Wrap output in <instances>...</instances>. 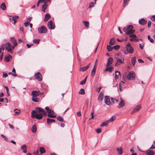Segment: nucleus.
<instances>
[{"label": "nucleus", "instance_id": "e2e57ef3", "mask_svg": "<svg viewBox=\"0 0 155 155\" xmlns=\"http://www.w3.org/2000/svg\"><path fill=\"white\" fill-rule=\"evenodd\" d=\"M39 153V151L38 150H36V151L34 152V155H38V153Z\"/></svg>", "mask_w": 155, "mask_h": 155}, {"label": "nucleus", "instance_id": "dca6fc26", "mask_svg": "<svg viewBox=\"0 0 155 155\" xmlns=\"http://www.w3.org/2000/svg\"><path fill=\"white\" fill-rule=\"evenodd\" d=\"M129 35V37L131 38L130 39V40L131 41H134L137 37V36L133 34H130Z\"/></svg>", "mask_w": 155, "mask_h": 155}, {"label": "nucleus", "instance_id": "2eb2a0df", "mask_svg": "<svg viewBox=\"0 0 155 155\" xmlns=\"http://www.w3.org/2000/svg\"><path fill=\"white\" fill-rule=\"evenodd\" d=\"M113 61V59L111 57H109L107 59V66L108 67L111 64Z\"/></svg>", "mask_w": 155, "mask_h": 155}, {"label": "nucleus", "instance_id": "0eeeda50", "mask_svg": "<svg viewBox=\"0 0 155 155\" xmlns=\"http://www.w3.org/2000/svg\"><path fill=\"white\" fill-rule=\"evenodd\" d=\"M38 32L40 34H45L47 32V30L46 28L44 26L38 28Z\"/></svg>", "mask_w": 155, "mask_h": 155}, {"label": "nucleus", "instance_id": "0e129e2a", "mask_svg": "<svg viewBox=\"0 0 155 155\" xmlns=\"http://www.w3.org/2000/svg\"><path fill=\"white\" fill-rule=\"evenodd\" d=\"M28 23L29 22L27 21L25 22V23H24V25H25V27L28 26L29 25Z\"/></svg>", "mask_w": 155, "mask_h": 155}, {"label": "nucleus", "instance_id": "9b49d317", "mask_svg": "<svg viewBox=\"0 0 155 155\" xmlns=\"http://www.w3.org/2000/svg\"><path fill=\"white\" fill-rule=\"evenodd\" d=\"M104 102L105 104L107 105H110V100L108 96H105L104 98Z\"/></svg>", "mask_w": 155, "mask_h": 155}, {"label": "nucleus", "instance_id": "5fc2aeb1", "mask_svg": "<svg viewBox=\"0 0 155 155\" xmlns=\"http://www.w3.org/2000/svg\"><path fill=\"white\" fill-rule=\"evenodd\" d=\"M119 48L120 46L119 45H115L113 47V48L116 50L119 49Z\"/></svg>", "mask_w": 155, "mask_h": 155}, {"label": "nucleus", "instance_id": "72a5a7b5", "mask_svg": "<svg viewBox=\"0 0 155 155\" xmlns=\"http://www.w3.org/2000/svg\"><path fill=\"white\" fill-rule=\"evenodd\" d=\"M32 100L34 102H38L39 101V99L37 97H32Z\"/></svg>", "mask_w": 155, "mask_h": 155}, {"label": "nucleus", "instance_id": "4d7b16f0", "mask_svg": "<svg viewBox=\"0 0 155 155\" xmlns=\"http://www.w3.org/2000/svg\"><path fill=\"white\" fill-rule=\"evenodd\" d=\"M150 19L153 21H155V15H153L150 18Z\"/></svg>", "mask_w": 155, "mask_h": 155}, {"label": "nucleus", "instance_id": "37998d69", "mask_svg": "<svg viewBox=\"0 0 155 155\" xmlns=\"http://www.w3.org/2000/svg\"><path fill=\"white\" fill-rule=\"evenodd\" d=\"M47 123L48 124H49L50 123L52 122H54L55 120L54 119H50L49 118H47Z\"/></svg>", "mask_w": 155, "mask_h": 155}, {"label": "nucleus", "instance_id": "c85d7f7f", "mask_svg": "<svg viewBox=\"0 0 155 155\" xmlns=\"http://www.w3.org/2000/svg\"><path fill=\"white\" fill-rule=\"evenodd\" d=\"M115 41L114 38H111L109 42L110 45H113L115 44Z\"/></svg>", "mask_w": 155, "mask_h": 155}, {"label": "nucleus", "instance_id": "680f3d73", "mask_svg": "<svg viewBox=\"0 0 155 155\" xmlns=\"http://www.w3.org/2000/svg\"><path fill=\"white\" fill-rule=\"evenodd\" d=\"M5 48V44H3L1 46V48L3 50H4Z\"/></svg>", "mask_w": 155, "mask_h": 155}, {"label": "nucleus", "instance_id": "bb28decb", "mask_svg": "<svg viewBox=\"0 0 155 155\" xmlns=\"http://www.w3.org/2000/svg\"><path fill=\"white\" fill-rule=\"evenodd\" d=\"M31 131L33 133H35L36 132L37 130V128L35 125L33 126L31 129Z\"/></svg>", "mask_w": 155, "mask_h": 155}, {"label": "nucleus", "instance_id": "ddd939ff", "mask_svg": "<svg viewBox=\"0 0 155 155\" xmlns=\"http://www.w3.org/2000/svg\"><path fill=\"white\" fill-rule=\"evenodd\" d=\"M90 63L88 64L86 66L80 68L79 70L81 71H86L90 66Z\"/></svg>", "mask_w": 155, "mask_h": 155}, {"label": "nucleus", "instance_id": "58836bf2", "mask_svg": "<svg viewBox=\"0 0 155 155\" xmlns=\"http://www.w3.org/2000/svg\"><path fill=\"white\" fill-rule=\"evenodd\" d=\"M83 24L86 27H88L89 26V22L87 21H83Z\"/></svg>", "mask_w": 155, "mask_h": 155}, {"label": "nucleus", "instance_id": "864d4df0", "mask_svg": "<svg viewBox=\"0 0 155 155\" xmlns=\"http://www.w3.org/2000/svg\"><path fill=\"white\" fill-rule=\"evenodd\" d=\"M147 38L150 41V42H151V43H153L154 42V40H153V39L151 38L150 36H148Z\"/></svg>", "mask_w": 155, "mask_h": 155}, {"label": "nucleus", "instance_id": "79ce46f5", "mask_svg": "<svg viewBox=\"0 0 155 155\" xmlns=\"http://www.w3.org/2000/svg\"><path fill=\"white\" fill-rule=\"evenodd\" d=\"M116 118V117L114 116L111 117L109 120H108L109 122H112L114 121Z\"/></svg>", "mask_w": 155, "mask_h": 155}, {"label": "nucleus", "instance_id": "473e14b6", "mask_svg": "<svg viewBox=\"0 0 155 155\" xmlns=\"http://www.w3.org/2000/svg\"><path fill=\"white\" fill-rule=\"evenodd\" d=\"M114 70V68L112 66H110L109 68H107L105 69V71H109L110 72H111Z\"/></svg>", "mask_w": 155, "mask_h": 155}, {"label": "nucleus", "instance_id": "13d9d810", "mask_svg": "<svg viewBox=\"0 0 155 155\" xmlns=\"http://www.w3.org/2000/svg\"><path fill=\"white\" fill-rule=\"evenodd\" d=\"M96 131L97 133H100L101 131V128H98L96 130Z\"/></svg>", "mask_w": 155, "mask_h": 155}, {"label": "nucleus", "instance_id": "6e6552de", "mask_svg": "<svg viewBox=\"0 0 155 155\" xmlns=\"http://www.w3.org/2000/svg\"><path fill=\"white\" fill-rule=\"evenodd\" d=\"M126 49L127 51L130 54H132L134 51V49L131 46V44L128 43L126 46Z\"/></svg>", "mask_w": 155, "mask_h": 155}, {"label": "nucleus", "instance_id": "8fccbe9b", "mask_svg": "<svg viewBox=\"0 0 155 155\" xmlns=\"http://www.w3.org/2000/svg\"><path fill=\"white\" fill-rule=\"evenodd\" d=\"M124 83L122 81H121V82H120L119 83L120 90L121 91V89L122 87V86L123 85Z\"/></svg>", "mask_w": 155, "mask_h": 155}, {"label": "nucleus", "instance_id": "4c0bfd02", "mask_svg": "<svg viewBox=\"0 0 155 155\" xmlns=\"http://www.w3.org/2000/svg\"><path fill=\"white\" fill-rule=\"evenodd\" d=\"M18 16H16L14 17H13L12 20L14 21V24L16 23L17 22L16 19H18Z\"/></svg>", "mask_w": 155, "mask_h": 155}, {"label": "nucleus", "instance_id": "9d476101", "mask_svg": "<svg viewBox=\"0 0 155 155\" xmlns=\"http://www.w3.org/2000/svg\"><path fill=\"white\" fill-rule=\"evenodd\" d=\"M35 79L38 81H40L42 80V76L41 74L39 72H37L35 75Z\"/></svg>", "mask_w": 155, "mask_h": 155}, {"label": "nucleus", "instance_id": "cd10ccee", "mask_svg": "<svg viewBox=\"0 0 155 155\" xmlns=\"http://www.w3.org/2000/svg\"><path fill=\"white\" fill-rule=\"evenodd\" d=\"M14 115L15 116H17L18 115L20 112V110H18L17 109H15L14 110Z\"/></svg>", "mask_w": 155, "mask_h": 155}, {"label": "nucleus", "instance_id": "f8f14e48", "mask_svg": "<svg viewBox=\"0 0 155 155\" xmlns=\"http://www.w3.org/2000/svg\"><path fill=\"white\" fill-rule=\"evenodd\" d=\"M124 105L125 103L124 102V100L122 99L121 98H120V102L119 103L118 105L117 106V107L118 108H120L124 107Z\"/></svg>", "mask_w": 155, "mask_h": 155}, {"label": "nucleus", "instance_id": "7c9ffc66", "mask_svg": "<svg viewBox=\"0 0 155 155\" xmlns=\"http://www.w3.org/2000/svg\"><path fill=\"white\" fill-rule=\"evenodd\" d=\"M130 0H123V7H125L128 4V2Z\"/></svg>", "mask_w": 155, "mask_h": 155}, {"label": "nucleus", "instance_id": "39448f33", "mask_svg": "<svg viewBox=\"0 0 155 155\" xmlns=\"http://www.w3.org/2000/svg\"><path fill=\"white\" fill-rule=\"evenodd\" d=\"M115 57L117 62L120 64L124 62V59L122 55L120 53H119L115 55Z\"/></svg>", "mask_w": 155, "mask_h": 155}, {"label": "nucleus", "instance_id": "052dcab7", "mask_svg": "<svg viewBox=\"0 0 155 155\" xmlns=\"http://www.w3.org/2000/svg\"><path fill=\"white\" fill-rule=\"evenodd\" d=\"M1 136L4 139V140L6 141L8 140V139L5 136H4L3 134H1Z\"/></svg>", "mask_w": 155, "mask_h": 155}, {"label": "nucleus", "instance_id": "f3484780", "mask_svg": "<svg viewBox=\"0 0 155 155\" xmlns=\"http://www.w3.org/2000/svg\"><path fill=\"white\" fill-rule=\"evenodd\" d=\"M32 97H37L39 95V93L37 91H33L32 92Z\"/></svg>", "mask_w": 155, "mask_h": 155}, {"label": "nucleus", "instance_id": "49530a36", "mask_svg": "<svg viewBox=\"0 0 155 155\" xmlns=\"http://www.w3.org/2000/svg\"><path fill=\"white\" fill-rule=\"evenodd\" d=\"M95 4L93 2H91L89 3V8H91L94 6Z\"/></svg>", "mask_w": 155, "mask_h": 155}, {"label": "nucleus", "instance_id": "20e7f679", "mask_svg": "<svg viewBox=\"0 0 155 155\" xmlns=\"http://www.w3.org/2000/svg\"><path fill=\"white\" fill-rule=\"evenodd\" d=\"M5 48L8 52L12 53V50L14 49V47L12 46L10 43L8 42L5 44Z\"/></svg>", "mask_w": 155, "mask_h": 155}, {"label": "nucleus", "instance_id": "e433bc0d", "mask_svg": "<svg viewBox=\"0 0 155 155\" xmlns=\"http://www.w3.org/2000/svg\"><path fill=\"white\" fill-rule=\"evenodd\" d=\"M109 123V121L108 120L104 122L101 125V127L102 126H106Z\"/></svg>", "mask_w": 155, "mask_h": 155}, {"label": "nucleus", "instance_id": "de8ad7c7", "mask_svg": "<svg viewBox=\"0 0 155 155\" xmlns=\"http://www.w3.org/2000/svg\"><path fill=\"white\" fill-rule=\"evenodd\" d=\"M57 119L58 120L61 122H62L64 121V120L63 119V118L62 117L60 116H59L57 117Z\"/></svg>", "mask_w": 155, "mask_h": 155}, {"label": "nucleus", "instance_id": "1a4fd4ad", "mask_svg": "<svg viewBox=\"0 0 155 155\" xmlns=\"http://www.w3.org/2000/svg\"><path fill=\"white\" fill-rule=\"evenodd\" d=\"M48 27L50 30H53L54 29L55 26L54 23L52 20L49 21L48 23Z\"/></svg>", "mask_w": 155, "mask_h": 155}, {"label": "nucleus", "instance_id": "f704fd0d", "mask_svg": "<svg viewBox=\"0 0 155 155\" xmlns=\"http://www.w3.org/2000/svg\"><path fill=\"white\" fill-rule=\"evenodd\" d=\"M39 150L41 154H43L45 153V150L43 147H40Z\"/></svg>", "mask_w": 155, "mask_h": 155}, {"label": "nucleus", "instance_id": "ea45409f", "mask_svg": "<svg viewBox=\"0 0 155 155\" xmlns=\"http://www.w3.org/2000/svg\"><path fill=\"white\" fill-rule=\"evenodd\" d=\"M85 93L84 90L83 88H81L80 89L79 92V94H84Z\"/></svg>", "mask_w": 155, "mask_h": 155}, {"label": "nucleus", "instance_id": "603ef678", "mask_svg": "<svg viewBox=\"0 0 155 155\" xmlns=\"http://www.w3.org/2000/svg\"><path fill=\"white\" fill-rule=\"evenodd\" d=\"M86 78L84 80H82L80 82V84L82 85L84 84L86 82Z\"/></svg>", "mask_w": 155, "mask_h": 155}, {"label": "nucleus", "instance_id": "774afa93", "mask_svg": "<svg viewBox=\"0 0 155 155\" xmlns=\"http://www.w3.org/2000/svg\"><path fill=\"white\" fill-rule=\"evenodd\" d=\"M31 18L29 17L27 19V22H29L31 21Z\"/></svg>", "mask_w": 155, "mask_h": 155}, {"label": "nucleus", "instance_id": "a878e982", "mask_svg": "<svg viewBox=\"0 0 155 155\" xmlns=\"http://www.w3.org/2000/svg\"><path fill=\"white\" fill-rule=\"evenodd\" d=\"M120 72L118 71H116L115 78L116 80L118 79L120 75Z\"/></svg>", "mask_w": 155, "mask_h": 155}, {"label": "nucleus", "instance_id": "5701e85b", "mask_svg": "<svg viewBox=\"0 0 155 155\" xmlns=\"http://www.w3.org/2000/svg\"><path fill=\"white\" fill-rule=\"evenodd\" d=\"M51 16L48 13H47L45 15V18L44 19V21H47L50 18Z\"/></svg>", "mask_w": 155, "mask_h": 155}, {"label": "nucleus", "instance_id": "7ed1b4c3", "mask_svg": "<svg viewBox=\"0 0 155 155\" xmlns=\"http://www.w3.org/2000/svg\"><path fill=\"white\" fill-rule=\"evenodd\" d=\"M45 109L48 113V115L49 117L50 118H54L56 117L55 115H54V111L50 109L49 107H46Z\"/></svg>", "mask_w": 155, "mask_h": 155}, {"label": "nucleus", "instance_id": "a211bd4d", "mask_svg": "<svg viewBox=\"0 0 155 155\" xmlns=\"http://www.w3.org/2000/svg\"><path fill=\"white\" fill-rule=\"evenodd\" d=\"M12 58V56L11 55L8 54L5 57V61L7 62L9 61Z\"/></svg>", "mask_w": 155, "mask_h": 155}, {"label": "nucleus", "instance_id": "a19ab883", "mask_svg": "<svg viewBox=\"0 0 155 155\" xmlns=\"http://www.w3.org/2000/svg\"><path fill=\"white\" fill-rule=\"evenodd\" d=\"M117 150L118 151V153L119 154H121L123 153V152L121 147L120 148H117Z\"/></svg>", "mask_w": 155, "mask_h": 155}, {"label": "nucleus", "instance_id": "2f4dec72", "mask_svg": "<svg viewBox=\"0 0 155 155\" xmlns=\"http://www.w3.org/2000/svg\"><path fill=\"white\" fill-rule=\"evenodd\" d=\"M0 8L3 10H6V7L5 3H2L0 6Z\"/></svg>", "mask_w": 155, "mask_h": 155}, {"label": "nucleus", "instance_id": "09e8293b", "mask_svg": "<svg viewBox=\"0 0 155 155\" xmlns=\"http://www.w3.org/2000/svg\"><path fill=\"white\" fill-rule=\"evenodd\" d=\"M39 40L38 39H35L33 40V42L35 44H38L39 42Z\"/></svg>", "mask_w": 155, "mask_h": 155}, {"label": "nucleus", "instance_id": "4468645a", "mask_svg": "<svg viewBox=\"0 0 155 155\" xmlns=\"http://www.w3.org/2000/svg\"><path fill=\"white\" fill-rule=\"evenodd\" d=\"M10 40L12 43L13 44V46H14V47L18 45V43L16 42V40L14 38H11Z\"/></svg>", "mask_w": 155, "mask_h": 155}, {"label": "nucleus", "instance_id": "6e6d98bb", "mask_svg": "<svg viewBox=\"0 0 155 155\" xmlns=\"http://www.w3.org/2000/svg\"><path fill=\"white\" fill-rule=\"evenodd\" d=\"M5 88L6 89V91H7V94L8 95V96H9V95H10V94H9V89H8V87H7V86H5Z\"/></svg>", "mask_w": 155, "mask_h": 155}, {"label": "nucleus", "instance_id": "c756f323", "mask_svg": "<svg viewBox=\"0 0 155 155\" xmlns=\"http://www.w3.org/2000/svg\"><path fill=\"white\" fill-rule=\"evenodd\" d=\"M95 71H96V68L95 67V65L94 66L92 70L91 71V75L93 76H94L95 74Z\"/></svg>", "mask_w": 155, "mask_h": 155}, {"label": "nucleus", "instance_id": "c9c22d12", "mask_svg": "<svg viewBox=\"0 0 155 155\" xmlns=\"http://www.w3.org/2000/svg\"><path fill=\"white\" fill-rule=\"evenodd\" d=\"M48 7V5L47 4L45 3L44 5H42V11L43 12H45V10Z\"/></svg>", "mask_w": 155, "mask_h": 155}, {"label": "nucleus", "instance_id": "bf43d9fd", "mask_svg": "<svg viewBox=\"0 0 155 155\" xmlns=\"http://www.w3.org/2000/svg\"><path fill=\"white\" fill-rule=\"evenodd\" d=\"M151 21H149L148 22V23H147V25H148V27L149 28L151 26Z\"/></svg>", "mask_w": 155, "mask_h": 155}, {"label": "nucleus", "instance_id": "69168bd1", "mask_svg": "<svg viewBox=\"0 0 155 155\" xmlns=\"http://www.w3.org/2000/svg\"><path fill=\"white\" fill-rule=\"evenodd\" d=\"M77 115L78 116L80 117L81 115V113L80 111H78L77 112Z\"/></svg>", "mask_w": 155, "mask_h": 155}, {"label": "nucleus", "instance_id": "412c9836", "mask_svg": "<svg viewBox=\"0 0 155 155\" xmlns=\"http://www.w3.org/2000/svg\"><path fill=\"white\" fill-rule=\"evenodd\" d=\"M145 152L147 155H154V152L150 149L148 150Z\"/></svg>", "mask_w": 155, "mask_h": 155}, {"label": "nucleus", "instance_id": "b1692460", "mask_svg": "<svg viewBox=\"0 0 155 155\" xmlns=\"http://www.w3.org/2000/svg\"><path fill=\"white\" fill-rule=\"evenodd\" d=\"M139 23L141 25H144L147 23V21L143 18H141L139 21Z\"/></svg>", "mask_w": 155, "mask_h": 155}, {"label": "nucleus", "instance_id": "393cba45", "mask_svg": "<svg viewBox=\"0 0 155 155\" xmlns=\"http://www.w3.org/2000/svg\"><path fill=\"white\" fill-rule=\"evenodd\" d=\"M136 61V57H132L131 59V62L133 66H134L135 65Z\"/></svg>", "mask_w": 155, "mask_h": 155}, {"label": "nucleus", "instance_id": "c03bdc74", "mask_svg": "<svg viewBox=\"0 0 155 155\" xmlns=\"http://www.w3.org/2000/svg\"><path fill=\"white\" fill-rule=\"evenodd\" d=\"M111 99L112 101L114 103H116L118 101V100L115 98H113V97H111Z\"/></svg>", "mask_w": 155, "mask_h": 155}, {"label": "nucleus", "instance_id": "aec40b11", "mask_svg": "<svg viewBox=\"0 0 155 155\" xmlns=\"http://www.w3.org/2000/svg\"><path fill=\"white\" fill-rule=\"evenodd\" d=\"M21 149L23 150L24 153H26L27 151V146L25 144H24L21 147Z\"/></svg>", "mask_w": 155, "mask_h": 155}, {"label": "nucleus", "instance_id": "338daca9", "mask_svg": "<svg viewBox=\"0 0 155 155\" xmlns=\"http://www.w3.org/2000/svg\"><path fill=\"white\" fill-rule=\"evenodd\" d=\"M8 74L9 75L12 74L13 76H14V77H15L17 76V74H12V73H11V72H9L8 73Z\"/></svg>", "mask_w": 155, "mask_h": 155}, {"label": "nucleus", "instance_id": "3c124183", "mask_svg": "<svg viewBox=\"0 0 155 155\" xmlns=\"http://www.w3.org/2000/svg\"><path fill=\"white\" fill-rule=\"evenodd\" d=\"M8 76V75L7 74L5 73V72H3V75L2 77L3 78H5Z\"/></svg>", "mask_w": 155, "mask_h": 155}, {"label": "nucleus", "instance_id": "a18cd8bd", "mask_svg": "<svg viewBox=\"0 0 155 155\" xmlns=\"http://www.w3.org/2000/svg\"><path fill=\"white\" fill-rule=\"evenodd\" d=\"M107 49L109 51H110L113 50V48H112L110 46L108 45L107 46Z\"/></svg>", "mask_w": 155, "mask_h": 155}, {"label": "nucleus", "instance_id": "f03ea898", "mask_svg": "<svg viewBox=\"0 0 155 155\" xmlns=\"http://www.w3.org/2000/svg\"><path fill=\"white\" fill-rule=\"evenodd\" d=\"M133 27L132 25H129L124 28L123 31L125 32L126 35H129L130 34H133L135 31V30L133 29Z\"/></svg>", "mask_w": 155, "mask_h": 155}, {"label": "nucleus", "instance_id": "f257e3e1", "mask_svg": "<svg viewBox=\"0 0 155 155\" xmlns=\"http://www.w3.org/2000/svg\"><path fill=\"white\" fill-rule=\"evenodd\" d=\"M36 111L33 110L31 113V116L32 118H35L38 119H41L43 116H46L47 114L44 109L40 107L36 108Z\"/></svg>", "mask_w": 155, "mask_h": 155}, {"label": "nucleus", "instance_id": "6ab92c4d", "mask_svg": "<svg viewBox=\"0 0 155 155\" xmlns=\"http://www.w3.org/2000/svg\"><path fill=\"white\" fill-rule=\"evenodd\" d=\"M103 93L101 92L98 96V100L99 102L101 101L103 99Z\"/></svg>", "mask_w": 155, "mask_h": 155}, {"label": "nucleus", "instance_id": "423d86ee", "mask_svg": "<svg viewBox=\"0 0 155 155\" xmlns=\"http://www.w3.org/2000/svg\"><path fill=\"white\" fill-rule=\"evenodd\" d=\"M125 75L127 76V78L129 80H133L135 78V74L133 71H130L127 74L125 73Z\"/></svg>", "mask_w": 155, "mask_h": 155}, {"label": "nucleus", "instance_id": "4be33fe9", "mask_svg": "<svg viewBox=\"0 0 155 155\" xmlns=\"http://www.w3.org/2000/svg\"><path fill=\"white\" fill-rule=\"evenodd\" d=\"M141 108V107L140 105H138L136 106L133 110V113L138 111Z\"/></svg>", "mask_w": 155, "mask_h": 155}]
</instances>
